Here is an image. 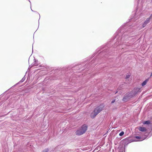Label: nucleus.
<instances>
[{"label": "nucleus", "mask_w": 152, "mask_h": 152, "mask_svg": "<svg viewBox=\"0 0 152 152\" xmlns=\"http://www.w3.org/2000/svg\"><path fill=\"white\" fill-rule=\"evenodd\" d=\"M138 129L140 131L142 132H145L147 131L146 128L144 127H140L138 128Z\"/></svg>", "instance_id": "39448f33"}, {"label": "nucleus", "mask_w": 152, "mask_h": 152, "mask_svg": "<svg viewBox=\"0 0 152 152\" xmlns=\"http://www.w3.org/2000/svg\"><path fill=\"white\" fill-rule=\"evenodd\" d=\"M143 123L144 124H150V121H144Z\"/></svg>", "instance_id": "6e6552de"}, {"label": "nucleus", "mask_w": 152, "mask_h": 152, "mask_svg": "<svg viewBox=\"0 0 152 152\" xmlns=\"http://www.w3.org/2000/svg\"><path fill=\"white\" fill-rule=\"evenodd\" d=\"M150 20V18H148L145 21V24H147L149 22Z\"/></svg>", "instance_id": "0eeeda50"}, {"label": "nucleus", "mask_w": 152, "mask_h": 152, "mask_svg": "<svg viewBox=\"0 0 152 152\" xmlns=\"http://www.w3.org/2000/svg\"><path fill=\"white\" fill-rule=\"evenodd\" d=\"M115 99L113 100L112 101V102H111V103L112 104V103H114V102H115Z\"/></svg>", "instance_id": "4468645a"}, {"label": "nucleus", "mask_w": 152, "mask_h": 152, "mask_svg": "<svg viewBox=\"0 0 152 152\" xmlns=\"http://www.w3.org/2000/svg\"><path fill=\"white\" fill-rule=\"evenodd\" d=\"M103 109V107L100 106H98L94 110L90 115L91 118H93Z\"/></svg>", "instance_id": "f257e3e1"}, {"label": "nucleus", "mask_w": 152, "mask_h": 152, "mask_svg": "<svg viewBox=\"0 0 152 152\" xmlns=\"http://www.w3.org/2000/svg\"><path fill=\"white\" fill-rule=\"evenodd\" d=\"M124 134V132L123 131L119 133V135L120 136H121L123 135Z\"/></svg>", "instance_id": "9d476101"}, {"label": "nucleus", "mask_w": 152, "mask_h": 152, "mask_svg": "<svg viewBox=\"0 0 152 152\" xmlns=\"http://www.w3.org/2000/svg\"><path fill=\"white\" fill-rule=\"evenodd\" d=\"M129 96L126 95L122 99V100L124 102H126L129 100Z\"/></svg>", "instance_id": "20e7f679"}, {"label": "nucleus", "mask_w": 152, "mask_h": 152, "mask_svg": "<svg viewBox=\"0 0 152 152\" xmlns=\"http://www.w3.org/2000/svg\"><path fill=\"white\" fill-rule=\"evenodd\" d=\"M48 149L47 148L44 150L42 152H48Z\"/></svg>", "instance_id": "9b49d317"}, {"label": "nucleus", "mask_w": 152, "mask_h": 152, "mask_svg": "<svg viewBox=\"0 0 152 152\" xmlns=\"http://www.w3.org/2000/svg\"><path fill=\"white\" fill-rule=\"evenodd\" d=\"M87 129V126L86 125H83V126H82L80 129L81 130H82L83 132H84V131L85 133V132L86 131Z\"/></svg>", "instance_id": "7ed1b4c3"}, {"label": "nucleus", "mask_w": 152, "mask_h": 152, "mask_svg": "<svg viewBox=\"0 0 152 152\" xmlns=\"http://www.w3.org/2000/svg\"><path fill=\"white\" fill-rule=\"evenodd\" d=\"M117 92H117H117H116V93H115V94H116L117 93Z\"/></svg>", "instance_id": "dca6fc26"}, {"label": "nucleus", "mask_w": 152, "mask_h": 152, "mask_svg": "<svg viewBox=\"0 0 152 152\" xmlns=\"http://www.w3.org/2000/svg\"><path fill=\"white\" fill-rule=\"evenodd\" d=\"M150 76H152V72L151 73Z\"/></svg>", "instance_id": "2eb2a0df"}, {"label": "nucleus", "mask_w": 152, "mask_h": 152, "mask_svg": "<svg viewBox=\"0 0 152 152\" xmlns=\"http://www.w3.org/2000/svg\"><path fill=\"white\" fill-rule=\"evenodd\" d=\"M147 24H145V23L144 22V23L143 24V25H142V27L143 28Z\"/></svg>", "instance_id": "f8f14e48"}, {"label": "nucleus", "mask_w": 152, "mask_h": 152, "mask_svg": "<svg viewBox=\"0 0 152 152\" xmlns=\"http://www.w3.org/2000/svg\"><path fill=\"white\" fill-rule=\"evenodd\" d=\"M85 133V131L83 132L80 129L77 131L76 134L78 135H81Z\"/></svg>", "instance_id": "f03ea898"}, {"label": "nucleus", "mask_w": 152, "mask_h": 152, "mask_svg": "<svg viewBox=\"0 0 152 152\" xmlns=\"http://www.w3.org/2000/svg\"><path fill=\"white\" fill-rule=\"evenodd\" d=\"M148 81V79H147L145 80L144 82H143V83L142 84V86H144L145 85L147 82Z\"/></svg>", "instance_id": "423d86ee"}, {"label": "nucleus", "mask_w": 152, "mask_h": 152, "mask_svg": "<svg viewBox=\"0 0 152 152\" xmlns=\"http://www.w3.org/2000/svg\"><path fill=\"white\" fill-rule=\"evenodd\" d=\"M130 76L131 75L129 74H127L125 77L126 79L129 80L128 79L130 77Z\"/></svg>", "instance_id": "1a4fd4ad"}, {"label": "nucleus", "mask_w": 152, "mask_h": 152, "mask_svg": "<svg viewBox=\"0 0 152 152\" xmlns=\"http://www.w3.org/2000/svg\"><path fill=\"white\" fill-rule=\"evenodd\" d=\"M136 138H137V139H140V137L139 136H136L135 137Z\"/></svg>", "instance_id": "ddd939ff"}]
</instances>
